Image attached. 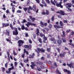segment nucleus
Returning a JSON list of instances; mask_svg holds the SVG:
<instances>
[{"label":"nucleus","mask_w":74,"mask_h":74,"mask_svg":"<svg viewBox=\"0 0 74 74\" xmlns=\"http://www.w3.org/2000/svg\"><path fill=\"white\" fill-rule=\"evenodd\" d=\"M10 27L12 30H15V31H13V35L16 36L18 34V28H14L13 27L12 25L11 24H10Z\"/></svg>","instance_id":"nucleus-1"},{"label":"nucleus","mask_w":74,"mask_h":74,"mask_svg":"<svg viewBox=\"0 0 74 74\" xmlns=\"http://www.w3.org/2000/svg\"><path fill=\"white\" fill-rule=\"evenodd\" d=\"M35 51L37 53L38 56H40V52H41L44 53V52H45V50L43 49L42 48L40 49L39 48H38L37 50L36 49Z\"/></svg>","instance_id":"nucleus-2"},{"label":"nucleus","mask_w":74,"mask_h":74,"mask_svg":"<svg viewBox=\"0 0 74 74\" xmlns=\"http://www.w3.org/2000/svg\"><path fill=\"white\" fill-rule=\"evenodd\" d=\"M18 43L19 47H21L22 45L23 44H24L25 42H24V40H18Z\"/></svg>","instance_id":"nucleus-3"},{"label":"nucleus","mask_w":74,"mask_h":74,"mask_svg":"<svg viewBox=\"0 0 74 74\" xmlns=\"http://www.w3.org/2000/svg\"><path fill=\"white\" fill-rule=\"evenodd\" d=\"M51 41H53V43L54 44H58V40H55V39L53 38H51L50 39Z\"/></svg>","instance_id":"nucleus-4"},{"label":"nucleus","mask_w":74,"mask_h":74,"mask_svg":"<svg viewBox=\"0 0 74 74\" xmlns=\"http://www.w3.org/2000/svg\"><path fill=\"white\" fill-rule=\"evenodd\" d=\"M24 47L25 49H28V50L32 49V46L31 45H26L24 46Z\"/></svg>","instance_id":"nucleus-5"},{"label":"nucleus","mask_w":74,"mask_h":74,"mask_svg":"<svg viewBox=\"0 0 74 74\" xmlns=\"http://www.w3.org/2000/svg\"><path fill=\"white\" fill-rule=\"evenodd\" d=\"M54 27L55 28H56V30H58V29H60V28L62 29L63 27H61L60 25H54Z\"/></svg>","instance_id":"nucleus-6"},{"label":"nucleus","mask_w":74,"mask_h":74,"mask_svg":"<svg viewBox=\"0 0 74 74\" xmlns=\"http://www.w3.org/2000/svg\"><path fill=\"white\" fill-rule=\"evenodd\" d=\"M61 3H57L56 4V5L58 7H60L61 8H63V5H62Z\"/></svg>","instance_id":"nucleus-7"},{"label":"nucleus","mask_w":74,"mask_h":74,"mask_svg":"<svg viewBox=\"0 0 74 74\" xmlns=\"http://www.w3.org/2000/svg\"><path fill=\"white\" fill-rule=\"evenodd\" d=\"M67 66H68V67H70V68H71L72 67V68H73V69H74V66H72L73 65V63H71L69 64L68 63L67 64Z\"/></svg>","instance_id":"nucleus-8"},{"label":"nucleus","mask_w":74,"mask_h":74,"mask_svg":"<svg viewBox=\"0 0 74 74\" xmlns=\"http://www.w3.org/2000/svg\"><path fill=\"white\" fill-rule=\"evenodd\" d=\"M67 53V52H63V53H61L60 54L59 56L60 57H64V56Z\"/></svg>","instance_id":"nucleus-9"},{"label":"nucleus","mask_w":74,"mask_h":74,"mask_svg":"<svg viewBox=\"0 0 74 74\" xmlns=\"http://www.w3.org/2000/svg\"><path fill=\"white\" fill-rule=\"evenodd\" d=\"M64 72L65 73H67L68 74H71V72L69 70H68L67 69H64L63 70Z\"/></svg>","instance_id":"nucleus-10"},{"label":"nucleus","mask_w":74,"mask_h":74,"mask_svg":"<svg viewBox=\"0 0 74 74\" xmlns=\"http://www.w3.org/2000/svg\"><path fill=\"white\" fill-rule=\"evenodd\" d=\"M44 37L43 38V39H44L43 40V43H45L46 42H45V41H47V38L45 36V34L44 35Z\"/></svg>","instance_id":"nucleus-11"},{"label":"nucleus","mask_w":74,"mask_h":74,"mask_svg":"<svg viewBox=\"0 0 74 74\" xmlns=\"http://www.w3.org/2000/svg\"><path fill=\"white\" fill-rule=\"evenodd\" d=\"M27 24L29 25V26H36V25L34 23H31L29 22H28Z\"/></svg>","instance_id":"nucleus-12"},{"label":"nucleus","mask_w":74,"mask_h":74,"mask_svg":"<svg viewBox=\"0 0 74 74\" xmlns=\"http://www.w3.org/2000/svg\"><path fill=\"white\" fill-rule=\"evenodd\" d=\"M62 41L61 40H57V44H58V46H59L62 44Z\"/></svg>","instance_id":"nucleus-13"},{"label":"nucleus","mask_w":74,"mask_h":74,"mask_svg":"<svg viewBox=\"0 0 74 74\" xmlns=\"http://www.w3.org/2000/svg\"><path fill=\"white\" fill-rule=\"evenodd\" d=\"M10 31L8 30H6V32L5 33V34H7L8 36H10Z\"/></svg>","instance_id":"nucleus-14"},{"label":"nucleus","mask_w":74,"mask_h":74,"mask_svg":"<svg viewBox=\"0 0 74 74\" xmlns=\"http://www.w3.org/2000/svg\"><path fill=\"white\" fill-rule=\"evenodd\" d=\"M29 17L30 18V19H31L32 21H33V22H34V21H35V20L36 19V18H32L33 17L32 16H29Z\"/></svg>","instance_id":"nucleus-15"},{"label":"nucleus","mask_w":74,"mask_h":74,"mask_svg":"<svg viewBox=\"0 0 74 74\" xmlns=\"http://www.w3.org/2000/svg\"><path fill=\"white\" fill-rule=\"evenodd\" d=\"M60 14L62 15H64L65 14L64 12L62 10H60Z\"/></svg>","instance_id":"nucleus-16"},{"label":"nucleus","mask_w":74,"mask_h":74,"mask_svg":"<svg viewBox=\"0 0 74 74\" xmlns=\"http://www.w3.org/2000/svg\"><path fill=\"white\" fill-rule=\"evenodd\" d=\"M56 72L57 74H62L61 73H60L59 71V69H56Z\"/></svg>","instance_id":"nucleus-17"},{"label":"nucleus","mask_w":74,"mask_h":74,"mask_svg":"<svg viewBox=\"0 0 74 74\" xmlns=\"http://www.w3.org/2000/svg\"><path fill=\"white\" fill-rule=\"evenodd\" d=\"M6 40L8 42H9V43H11L12 44V42L11 41V40L8 38H6Z\"/></svg>","instance_id":"nucleus-18"},{"label":"nucleus","mask_w":74,"mask_h":74,"mask_svg":"<svg viewBox=\"0 0 74 74\" xmlns=\"http://www.w3.org/2000/svg\"><path fill=\"white\" fill-rule=\"evenodd\" d=\"M63 35H61L62 37H64L66 36V34H65V32L64 31H62Z\"/></svg>","instance_id":"nucleus-19"},{"label":"nucleus","mask_w":74,"mask_h":74,"mask_svg":"<svg viewBox=\"0 0 74 74\" xmlns=\"http://www.w3.org/2000/svg\"><path fill=\"white\" fill-rule=\"evenodd\" d=\"M60 25L61 26H64V24L61 21H60L59 22Z\"/></svg>","instance_id":"nucleus-20"},{"label":"nucleus","mask_w":74,"mask_h":74,"mask_svg":"<svg viewBox=\"0 0 74 74\" xmlns=\"http://www.w3.org/2000/svg\"><path fill=\"white\" fill-rule=\"evenodd\" d=\"M36 30L37 31V32L36 34L37 36H39V33H40V32H39V29L37 28Z\"/></svg>","instance_id":"nucleus-21"},{"label":"nucleus","mask_w":74,"mask_h":74,"mask_svg":"<svg viewBox=\"0 0 74 74\" xmlns=\"http://www.w3.org/2000/svg\"><path fill=\"white\" fill-rule=\"evenodd\" d=\"M11 73V69L9 68L8 69V71H6V73H7V74H10Z\"/></svg>","instance_id":"nucleus-22"},{"label":"nucleus","mask_w":74,"mask_h":74,"mask_svg":"<svg viewBox=\"0 0 74 74\" xmlns=\"http://www.w3.org/2000/svg\"><path fill=\"white\" fill-rule=\"evenodd\" d=\"M26 53L27 55H29V52L28 51H26V49H24V53Z\"/></svg>","instance_id":"nucleus-23"},{"label":"nucleus","mask_w":74,"mask_h":74,"mask_svg":"<svg viewBox=\"0 0 74 74\" xmlns=\"http://www.w3.org/2000/svg\"><path fill=\"white\" fill-rule=\"evenodd\" d=\"M49 10H46V15H49Z\"/></svg>","instance_id":"nucleus-24"},{"label":"nucleus","mask_w":74,"mask_h":74,"mask_svg":"<svg viewBox=\"0 0 74 74\" xmlns=\"http://www.w3.org/2000/svg\"><path fill=\"white\" fill-rule=\"evenodd\" d=\"M32 10H33L34 11H36V6H33L32 8Z\"/></svg>","instance_id":"nucleus-25"},{"label":"nucleus","mask_w":74,"mask_h":74,"mask_svg":"<svg viewBox=\"0 0 74 74\" xmlns=\"http://www.w3.org/2000/svg\"><path fill=\"white\" fill-rule=\"evenodd\" d=\"M53 26V25L51 24H49L48 26V27L50 28V29H51V28H52Z\"/></svg>","instance_id":"nucleus-26"},{"label":"nucleus","mask_w":74,"mask_h":74,"mask_svg":"<svg viewBox=\"0 0 74 74\" xmlns=\"http://www.w3.org/2000/svg\"><path fill=\"white\" fill-rule=\"evenodd\" d=\"M23 61L24 63H27L29 62V59L27 58L26 60H24Z\"/></svg>","instance_id":"nucleus-27"},{"label":"nucleus","mask_w":74,"mask_h":74,"mask_svg":"<svg viewBox=\"0 0 74 74\" xmlns=\"http://www.w3.org/2000/svg\"><path fill=\"white\" fill-rule=\"evenodd\" d=\"M25 25H23L21 26V29L22 30L25 29Z\"/></svg>","instance_id":"nucleus-28"},{"label":"nucleus","mask_w":74,"mask_h":74,"mask_svg":"<svg viewBox=\"0 0 74 74\" xmlns=\"http://www.w3.org/2000/svg\"><path fill=\"white\" fill-rule=\"evenodd\" d=\"M29 58H30V59H33L34 56H32V55H30L29 56Z\"/></svg>","instance_id":"nucleus-29"},{"label":"nucleus","mask_w":74,"mask_h":74,"mask_svg":"<svg viewBox=\"0 0 74 74\" xmlns=\"http://www.w3.org/2000/svg\"><path fill=\"white\" fill-rule=\"evenodd\" d=\"M37 63L38 64H39V65H41V64H43V63L42 62H40V61H39L37 62Z\"/></svg>","instance_id":"nucleus-30"},{"label":"nucleus","mask_w":74,"mask_h":74,"mask_svg":"<svg viewBox=\"0 0 74 74\" xmlns=\"http://www.w3.org/2000/svg\"><path fill=\"white\" fill-rule=\"evenodd\" d=\"M38 41L40 43H42V41L41 40V38H39Z\"/></svg>","instance_id":"nucleus-31"},{"label":"nucleus","mask_w":74,"mask_h":74,"mask_svg":"<svg viewBox=\"0 0 74 74\" xmlns=\"http://www.w3.org/2000/svg\"><path fill=\"white\" fill-rule=\"evenodd\" d=\"M28 10H32V7L30 6H29L28 8Z\"/></svg>","instance_id":"nucleus-32"},{"label":"nucleus","mask_w":74,"mask_h":74,"mask_svg":"<svg viewBox=\"0 0 74 74\" xmlns=\"http://www.w3.org/2000/svg\"><path fill=\"white\" fill-rule=\"evenodd\" d=\"M44 34H43L41 33H40V36L41 37H42L43 36H44Z\"/></svg>","instance_id":"nucleus-33"},{"label":"nucleus","mask_w":74,"mask_h":74,"mask_svg":"<svg viewBox=\"0 0 74 74\" xmlns=\"http://www.w3.org/2000/svg\"><path fill=\"white\" fill-rule=\"evenodd\" d=\"M9 69H10V71L11 70H14V66H12L11 68H9Z\"/></svg>","instance_id":"nucleus-34"},{"label":"nucleus","mask_w":74,"mask_h":74,"mask_svg":"<svg viewBox=\"0 0 74 74\" xmlns=\"http://www.w3.org/2000/svg\"><path fill=\"white\" fill-rule=\"evenodd\" d=\"M54 16H53L51 17V21L52 22L53 21H54Z\"/></svg>","instance_id":"nucleus-35"},{"label":"nucleus","mask_w":74,"mask_h":74,"mask_svg":"<svg viewBox=\"0 0 74 74\" xmlns=\"http://www.w3.org/2000/svg\"><path fill=\"white\" fill-rule=\"evenodd\" d=\"M54 65L55 67H58V65H57V64L56 62H54Z\"/></svg>","instance_id":"nucleus-36"},{"label":"nucleus","mask_w":74,"mask_h":74,"mask_svg":"<svg viewBox=\"0 0 74 74\" xmlns=\"http://www.w3.org/2000/svg\"><path fill=\"white\" fill-rule=\"evenodd\" d=\"M9 25L10 24H9V23H7L5 25V27H7V26H9Z\"/></svg>","instance_id":"nucleus-37"},{"label":"nucleus","mask_w":74,"mask_h":74,"mask_svg":"<svg viewBox=\"0 0 74 74\" xmlns=\"http://www.w3.org/2000/svg\"><path fill=\"white\" fill-rule=\"evenodd\" d=\"M37 70L39 71L41 70V69L40 68L38 67H37Z\"/></svg>","instance_id":"nucleus-38"},{"label":"nucleus","mask_w":74,"mask_h":74,"mask_svg":"<svg viewBox=\"0 0 74 74\" xmlns=\"http://www.w3.org/2000/svg\"><path fill=\"white\" fill-rule=\"evenodd\" d=\"M23 10H24L25 12H26V11H27V8H23Z\"/></svg>","instance_id":"nucleus-39"},{"label":"nucleus","mask_w":74,"mask_h":74,"mask_svg":"<svg viewBox=\"0 0 74 74\" xmlns=\"http://www.w3.org/2000/svg\"><path fill=\"white\" fill-rule=\"evenodd\" d=\"M51 69H55V67L53 65H52L51 66Z\"/></svg>","instance_id":"nucleus-40"},{"label":"nucleus","mask_w":74,"mask_h":74,"mask_svg":"<svg viewBox=\"0 0 74 74\" xmlns=\"http://www.w3.org/2000/svg\"><path fill=\"white\" fill-rule=\"evenodd\" d=\"M22 12V11L20 10H18L17 11V13H21Z\"/></svg>","instance_id":"nucleus-41"},{"label":"nucleus","mask_w":74,"mask_h":74,"mask_svg":"<svg viewBox=\"0 0 74 74\" xmlns=\"http://www.w3.org/2000/svg\"><path fill=\"white\" fill-rule=\"evenodd\" d=\"M51 3H52L53 5H55V3L53 1H51Z\"/></svg>","instance_id":"nucleus-42"},{"label":"nucleus","mask_w":74,"mask_h":74,"mask_svg":"<svg viewBox=\"0 0 74 74\" xmlns=\"http://www.w3.org/2000/svg\"><path fill=\"white\" fill-rule=\"evenodd\" d=\"M62 40H63V41L64 42H66V40L62 38Z\"/></svg>","instance_id":"nucleus-43"},{"label":"nucleus","mask_w":74,"mask_h":74,"mask_svg":"<svg viewBox=\"0 0 74 74\" xmlns=\"http://www.w3.org/2000/svg\"><path fill=\"white\" fill-rule=\"evenodd\" d=\"M41 60H44L45 59V58L44 57H42L41 58Z\"/></svg>","instance_id":"nucleus-44"},{"label":"nucleus","mask_w":74,"mask_h":74,"mask_svg":"<svg viewBox=\"0 0 74 74\" xmlns=\"http://www.w3.org/2000/svg\"><path fill=\"white\" fill-rule=\"evenodd\" d=\"M29 43L30 44H32V40H31V39H29Z\"/></svg>","instance_id":"nucleus-45"},{"label":"nucleus","mask_w":74,"mask_h":74,"mask_svg":"<svg viewBox=\"0 0 74 74\" xmlns=\"http://www.w3.org/2000/svg\"><path fill=\"white\" fill-rule=\"evenodd\" d=\"M5 68H7V66H8V63H6L5 64Z\"/></svg>","instance_id":"nucleus-46"},{"label":"nucleus","mask_w":74,"mask_h":74,"mask_svg":"<svg viewBox=\"0 0 74 74\" xmlns=\"http://www.w3.org/2000/svg\"><path fill=\"white\" fill-rule=\"evenodd\" d=\"M19 38H20L19 37L17 36L15 38V40H18Z\"/></svg>","instance_id":"nucleus-47"},{"label":"nucleus","mask_w":74,"mask_h":74,"mask_svg":"<svg viewBox=\"0 0 74 74\" xmlns=\"http://www.w3.org/2000/svg\"><path fill=\"white\" fill-rule=\"evenodd\" d=\"M69 45H71V46H73V44L71 43H69Z\"/></svg>","instance_id":"nucleus-48"},{"label":"nucleus","mask_w":74,"mask_h":74,"mask_svg":"<svg viewBox=\"0 0 74 74\" xmlns=\"http://www.w3.org/2000/svg\"><path fill=\"white\" fill-rule=\"evenodd\" d=\"M70 32V29H67L66 31V33H69V32Z\"/></svg>","instance_id":"nucleus-49"},{"label":"nucleus","mask_w":74,"mask_h":74,"mask_svg":"<svg viewBox=\"0 0 74 74\" xmlns=\"http://www.w3.org/2000/svg\"><path fill=\"white\" fill-rule=\"evenodd\" d=\"M20 64L21 66L22 67H24V66H23V63L22 62H20Z\"/></svg>","instance_id":"nucleus-50"},{"label":"nucleus","mask_w":74,"mask_h":74,"mask_svg":"<svg viewBox=\"0 0 74 74\" xmlns=\"http://www.w3.org/2000/svg\"><path fill=\"white\" fill-rule=\"evenodd\" d=\"M46 2L48 3V4H49L50 3V1L49 0H45Z\"/></svg>","instance_id":"nucleus-51"},{"label":"nucleus","mask_w":74,"mask_h":74,"mask_svg":"<svg viewBox=\"0 0 74 74\" xmlns=\"http://www.w3.org/2000/svg\"><path fill=\"white\" fill-rule=\"evenodd\" d=\"M47 51L48 52H50L51 51V49L47 48Z\"/></svg>","instance_id":"nucleus-52"},{"label":"nucleus","mask_w":74,"mask_h":74,"mask_svg":"<svg viewBox=\"0 0 74 74\" xmlns=\"http://www.w3.org/2000/svg\"><path fill=\"white\" fill-rule=\"evenodd\" d=\"M25 53H24V54H23L21 56L22 58H25Z\"/></svg>","instance_id":"nucleus-53"},{"label":"nucleus","mask_w":74,"mask_h":74,"mask_svg":"<svg viewBox=\"0 0 74 74\" xmlns=\"http://www.w3.org/2000/svg\"><path fill=\"white\" fill-rule=\"evenodd\" d=\"M3 17L4 19L6 18V16L5 15V14H4L3 15Z\"/></svg>","instance_id":"nucleus-54"},{"label":"nucleus","mask_w":74,"mask_h":74,"mask_svg":"<svg viewBox=\"0 0 74 74\" xmlns=\"http://www.w3.org/2000/svg\"><path fill=\"white\" fill-rule=\"evenodd\" d=\"M5 68L3 67L2 69V71H3V72H4L5 71Z\"/></svg>","instance_id":"nucleus-55"},{"label":"nucleus","mask_w":74,"mask_h":74,"mask_svg":"<svg viewBox=\"0 0 74 74\" xmlns=\"http://www.w3.org/2000/svg\"><path fill=\"white\" fill-rule=\"evenodd\" d=\"M43 26H47V23H45L43 24Z\"/></svg>","instance_id":"nucleus-56"},{"label":"nucleus","mask_w":74,"mask_h":74,"mask_svg":"<svg viewBox=\"0 0 74 74\" xmlns=\"http://www.w3.org/2000/svg\"><path fill=\"white\" fill-rule=\"evenodd\" d=\"M40 23L41 25H42V26L44 25V23H43L41 21L40 22Z\"/></svg>","instance_id":"nucleus-57"},{"label":"nucleus","mask_w":74,"mask_h":74,"mask_svg":"<svg viewBox=\"0 0 74 74\" xmlns=\"http://www.w3.org/2000/svg\"><path fill=\"white\" fill-rule=\"evenodd\" d=\"M10 12V11L8 10H7L6 11V13L7 14H8Z\"/></svg>","instance_id":"nucleus-58"},{"label":"nucleus","mask_w":74,"mask_h":74,"mask_svg":"<svg viewBox=\"0 0 74 74\" xmlns=\"http://www.w3.org/2000/svg\"><path fill=\"white\" fill-rule=\"evenodd\" d=\"M13 54L14 55H16V53H15V51H13Z\"/></svg>","instance_id":"nucleus-59"},{"label":"nucleus","mask_w":74,"mask_h":74,"mask_svg":"<svg viewBox=\"0 0 74 74\" xmlns=\"http://www.w3.org/2000/svg\"><path fill=\"white\" fill-rule=\"evenodd\" d=\"M14 9L12 10V12L14 13V12H15V8H13Z\"/></svg>","instance_id":"nucleus-60"},{"label":"nucleus","mask_w":74,"mask_h":74,"mask_svg":"<svg viewBox=\"0 0 74 74\" xmlns=\"http://www.w3.org/2000/svg\"><path fill=\"white\" fill-rule=\"evenodd\" d=\"M30 67L32 68V69H34V66L33 65H30Z\"/></svg>","instance_id":"nucleus-61"},{"label":"nucleus","mask_w":74,"mask_h":74,"mask_svg":"<svg viewBox=\"0 0 74 74\" xmlns=\"http://www.w3.org/2000/svg\"><path fill=\"white\" fill-rule=\"evenodd\" d=\"M47 57L48 58H50V55H49V54H47Z\"/></svg>","instance_id":"nucleus-62"},{"label":"nucleus","mask_w":74,"mask_h":74,"mask_svg":"<svg viewBox=\"0 0 74 74\" xmlns=\"http://www.w3.org/2000/svg\"><path fill=\"white\" fill-rule=\"evenodd\" d=\"M27 12H28V14H32V12L29 10H28V11H27Z\"/></svg>","instance_id":"nucleus-63"},{"label":"nucleus","mask_w":74,"mask_h":74,"mask_svg":"<svg viewBox=\"0 0 74 74\" xmlns=\"http://www.w3.org/2000/svg\"><path fill=\"white\" fill-rule=\"evenodd\" d=\"M36 1L37 3H40V0H35Z\"/></svg>","instance_id":"nucleus-64"}]
</instances>
